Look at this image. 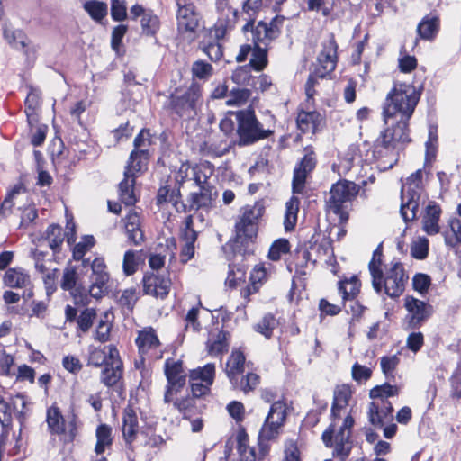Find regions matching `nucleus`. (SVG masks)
<instances>
[{
  "mask_svg": "<svg viewBox=\"0 0 461 461\" xmlns=\"http://www.w3.org/2000/svg\"><path fill=\"white\" fill-rule=\"evenodd\" d=\"M420 98V92L412 84L395 83L387 94L383 106V119L387 128L375 141V152L399 150L409 143V121Z\"/></svg>",
  "mask_w": 461,
  "mask_h": 461,
  "instance_id": "nucleus-1",
  "label": "nucleus"
},
{
  "mask_svg": "<svg viewBox=\"0 0 461 461\" xmlns=\"http://www.w3.org/2000/svg\"><path fill=\"white\" fill-rule=\"evenodd\" d=\"M285 17L276 15L270 23L260 21L250 30L254 48L249 60V68L257 71L263 70L267 65V47L281 33Z\"/></svg>",
  "mask_w": 461,
  "mask_h": 461,
  "instance_id": "nucleus-2",
  "label": "nucleus"
},
{
  "mask_svg": "<svg viewBox=\"0 0 461 461\" xmlns=\"http://www.w3.org/2000/svg\"><path fill=\"white\" fill-rule=\"evenodd\" d=\"M264 206L258 203L243 208L242 215L236 222V236L230 241L234 252L246 253L258 232V222L264 213Z\"/></svg>",
  "mask_w": 461,
  "mask_h": 461,
  "instance_id": "nucleus-3",
  "label": "nucleus"
},
{
  "mask_svg": "<svg viewBox=\"0 0 461 461\" xmlns=\"http://www.w3.org/2000/svg\"><path fill=\"white\" fill-rule=\"evenodd\" d=\"M409 279L404 267L399 260L393 259L385 266V271L372 279V286L377 294H385L390 298L400 297Z\"/></svg>",
  "mask_w": 461,
  "mask_h": 461,
  "instance_id": "nucleus-4",
  "label": "nucleus"
},
{
  "mask_svg": "<svg viewBox=\"0 0 461 461\" xmlns=\"http://www.w3.org/2000/svg\"><path fill=\"white\" fill-rule=\"evenodd\" d=\"M401 200L400 212L403 221H412L417 218L420 203L425 200L421 169L412 173L402 185Z\"/></svg>",
  "mask_w": 461,
  "mask_h": 461,
  "instance_id": "nucleus-5",
  "label": "nucleus"
},
{
  "mask_svg": "<svg viewBox=\"0 0 461 461\" xmlns=\"http://www.w3.org/2000/svg\"><path fill=\"white\" fill-rule=\"evenodd\" d=\"M354 419L350 414H348L339 427V429L336 431V421H331L330 426L322 433L321 439L326 447H334L333 456L338 457L340 461H346L349 456L352 449L351 441V429L354 426Z\"/></svg>",
  "mask_w": 461,
  "mask_h": 461,
  "instance_id": "nucleus-6",
  "label": "nucleus"
},
{
  "mask_svg": "<svg viewBox=\"0 0 461 461\" xmlns=\"http://www.w3.org/2000/svg\"><path fill=\"white\" fill-rule=\"evenodd\" d=\"M235 116L238 122L239 140L237 143L239 146L251 145L273 133V131L263 128L252 109L238 111L235 113Z\"/></svg>",
  "mask_w": 461,
  "mask_h": 461,
  "instance_id": "nucleus-7",
  "label": "nucleus"
},
{
  "mask_svg": "<svg viewBox=\"0 0 461 461\" xmlns=\"http://www.w3.org/2000/svg\"><path fill=\"white\" fill-rule=\"evenodd\" d=\"M358 192V185L351 181L339 180L333 184L326 202L328 211L339 216L340 221H347L348 218L347 204L357 196Z\"/></svg>",
  "mask_w": 461,
  "mask_h": 461,
  "instance_id": "nucleus-8",
  "label": "nucleus"
},
{
  "mask_svg": "<svg viewBox=\"0 0 461 461\" xmlns=\"http://www.w3.org/2000/svg\"><path fill=\"white\" fill-rule=\"evenodd\" d=\"M46 422L50 432L53 435H65L66 441L72 442L77 435L78 417L73 408L66 416L54 405L47 410Z\"/></svg>",
  "mask_w": 461,
  "mask_h": 461,
  "instance_id": "nucleus-9",
  "label": "nucleus"
},
{
  "mask_svg": "<svg viewBox=\"0 0 461 461\" xmlns=\"http://www.w3.org/2000/svg\"><path fill=\"white\" fill-rule=\"evenodd\" d=\"M202 104L200 86L192 83L183 93L176 91L169 97V108L179 117L194 118L197 114L198 106Z\"/></svg>",
  "mask_w": 461,
  "mask_h": 461,
  "instance_id": "nucleus-10",
  "label": "nucleus"
},
{
  "mask_svg": "<svg viewBox=\"0 0 461 461\" xmlns=\"http://www.w3.org/2000/svg\"><path fill=\"white\" fill-rule=\"evenodd\" d=\"M90 266L92 274L89 276L90 286L88 289L89 295L93 298H101L106 290V285L110 279L104 259L103 258H95L90 261L89 258L83 260V266L86 267Z\"/></svg>",
  "mask_w": 461,
  "mask_h": 461,
  "instance_id": "nucleus-11",
  "label": "nucleus"
},
{
  "mask_svg": "<svg viewBox=\"0 0 461 461\" xmlns=\"http://www.w3.org/2000/svg\"><path fill=\"white\" fill-rule=\"evenodd\" d=\"M404 307L408 312L404 321L406 329L417 330L430 317L433 308L430 304L413 296H406Z\"/></svg>",
  "mask_w": 461,
  "mask_h": 461,
  "instance_id": "nucleus-12",
  "label": "nucleus"
},
{
  "mask_svg": "<svg viewBox=\"0 0 461 461\" xmlns=\"http://www.w3.org/2000/svg\"><path fill=\"white\" fill-rule=\"evenodd\" d=\"M286 414L285 403L282 401H275L259 431V440L268 441L275 438L285 421Z\"/></svg>",
  "mask_w": 461,
  "mask_h": 461,
  "instance_id": "nucleus-13",
  "label": "nucleus"
},
{
  "mask_svg": "<svg viewBox=\"0 0 461 461\" xmlns=\"http://www.w3.org/2000/svg\"><path fill=\"white\" fill-rule=\"evenodd\" d=\"M165 375L167 384L164 393V402L165 403H170L186 382V375L184 373L182 362L167 359L165 362Z\"/></svg>",
  "mask_w": 461,
  "mask_h": 461,
  "instance_id": "nucleus-14",
  "label": "nucleus"
},
{
  "mask_svg": "<svg viewBox=\"0 0 461 461\" xmlns=\"http://www.w3.org/2000/svg\"><path fill=\"white\" fill-rule=\"evenodd\" d=\"M337 50L338 45L333 37L322 42V49L318 55L315 68V74L319 77L324 78L334 71L338 59Z\"/></svg>",
  "mask_w": 461,
  "mask_h": 461,
  "instance_id": "nucleus-15",
  "label": "nucleus"
},
{
  "mask_svg": "<svg viewBox=\"0 0 461 461\" xmlns=\"http://www.w3.org/2000/svg\"><path fill=\"white\" fill-rule=\"evenodd\" d=\"M305 155L294 170L292 188L294 194L303 192L306 179L316 167L317 158L315 153L309 148L305 149Z\"/></svg>",
  "mask_w": 461,
  "mask_h": 461,
  "instance_id": "nucleus-16",
  "label": "nucleus"
},
{
  "mask_svg": "<svg viewBox=\"0 0 461 461\" xmlns=\"http://www.w3.org/2000/svg\"><path fill=\"white\" fill-rule=\"evenodd\" d=\"M303 258L306 262H312L313 264L319 261H324L327 264L331 263L333 259L331 240L322 237L310 240L309 247L303 252Z\"/></svg>",
  "mask_w": 461,
  "mask_h": 461,
  "instance_id": "nucleus-17",
  "label": "nucleus"
},
{
  "mask_svg": "<svg viewBox=\"0 0 461 461\" xmlns=\"http://www.w3.org/2000/svg\"><path fill=\"white\" fill-rule=\"evenodd\" d=\"M177 31L180 34H194L199 26V14L192 2L177 4Z\"/></svg>",
  "mask_w": 461,
  "mask_h": 461,
  "instance_id": "nucleus-18",
  "label": "nucleus"
},
{
  "mask_svg": "<svg viewBox=\"0 0 461 461\" xmlns=\"http://www.w3.org/2000/svg\"><path fill=\"white\" fill-rule=\"evenodd\" d=\"M122 377V362L117 348H110V362L106 364L101 373V382L107 387H113Z\"/></svg>",
  "mask_w": 461,
  "mask_h": 461,
  "instance_id": "nucleus-19",
  "label": "nucleus"
},
{
  "mask_svg": "<svg viewBox=\"0 0 461 461\" xmlns=\"http://www.w3.org/2000/svg\"><path fill=\"white\" fill-rule=\"evenodd\" d=\"M142 282L145 294L157 298L164 299L170 291L171 280L166 275L146 274Z\"/></svg>",
  "mask_w": 461,
  "mask_h": 461,
  "instance_id": "nucleus-20",
  "label": "nucleus"
},
{
  "mask_svg": "<svg viewBox=\"0 0 461 461\" xmlns=\"http://www.w3.org/2000/svg\"><path fill=\"white\" fill-rule=\"evenodd\" d=\"M122 431L125 441L126 447L133 450V443L135 442L140 426L137 413L132 406L128 405L122 412Z\"/></svg>",
  "mask_w": 461,
  "mask_h": 461,
  "instance_id": "nucleus-21",
  "label": "nucleus"
},
{
  "mask_svg": "<svg viewBox=\"0 0 461 461\" xmlns=\"http://www.w3.org/2000/svg\"><path fill=\"white\" fill-rule=\"evenodd\" d=\"M441 208L435 201H429L422 214V230L428 235L433 236L440 231L439 220Z\"/></svg>",
  "mask_w": 461,
  "mask_h": 461,
  "instance_id": "nucleus-22",
  "label": "nucleus"
},
{
  "mask_svg": "<svg viewBox=\"0 0 461 461\" xmlns=\"http://www.w3.org/2000/svg\"><path fill=\"white\" fill-rule=\"evenodd\" d=\"M352 389L348 384H341L336 386L333 393V402L330 410L331 421H336L341 417V412L349 403L352 397Z\"/></svg>",
  "mask_w": 461,
  "mask_h": 461,
  "instance_id": "nucleus-23",
  "label": "nucleus"
},
{
  "mask_svg": "<svg viewBox=\"0 0 461 461\" xmlns=\"http://www.w3.org/2000/svg\"><path fill=\"white\" fill-rule=\"evenodd\" d=\"M393 409L388 400L384 402L373 401L369 404L368 420L375 427H382L384 420L392 415Z\"/></svg>",
  "mask_w": 461,
  "mask_h": 461,
  "instance_id": "nucleus-24",
  "label": "nucleus"
},
{
  "mask_svg": "<svg viewBox=\"0 0 461 461\" xmlns=\"http://www.w3.org/2000/svg\"><path fill=\"white\" fill-rule=\"evenodd\" d=\"M321 121V114L316 111H302L298 113L296 118L297 127L303 133H315Z\"/></svg>",
  "mask_w": 461,
  "mask_h": 461,
  "instance_id": "nucleus-25",
  "label": "nucleus"
},
{
  "mask_svg": "<svg viewBox=\"0 0 461 461\" xmlns=\"http://www.w3.org/2000/svg\"><path fill=\"white\" fill-rule=\"evenodd\" d=\"M24 105L28 124L32 127L39 120L38 112L41 105V93L38 89L29 86Z\"/></svg>",
  "mask_w": 461,
  "mask_h": 461,
  "instance_id": "nucleus-26",
  "label": "nucleus"
},
{
  "mask_svg": "<svg viewBox=\"0 0 461 461\" xmlns=\"http://www.w3.org/2000/svg\"><path fill=\"white\" fill-rule=\"evenodd\" d=\"M440 27V20L438 16L429 14L423 17L417 26L419 37L425 41H432L436 38Z\"/></svg>",
  "mask_w": 461,
  "mask_h": 461,
  "instance_id": "nucleus-27",
  "label": "nucleus"
},
{
  "mask_svg": "<svg viewBox=\"0 0 461 461\" xmlns=\"http://www.w3.org/2000/svg\"><path fill=\"white\" fill-rule=\"evenodd\" d=\"M77 282V272L76 267L72 266H68L63 272V276L61 280V288L66 291H69L71 295L75 299L76 303H86V295L77 294L76 285Z\"/></svg>",
  "mask_w": 461,
  "mask_h": 461,
  "instance_id": "nucleus-28",
  "label": "nucleus"
},
{
  "mask_svg": "<svg viewBox=\"0 0 461 461\" xmlns=\"http://www.w3.org/2000/svg\"><path fill=\"white\" fill-rule=\"evenodd\" d=\"M3 282L11 288H26L31 285V277L24 269L13 267L5 272Z\"/></svg>",
  "mask_w": 461,
  "mask_h": 461,
  "instance_id": "nucleus-29",
  "label": "nucleus"
},
{
  "mask_svg": "<svg viewBox=\"0 0 461 461\" xmlns=\"http://www.w3.org/2000/svg\"><path fill=\"white\" fill-rule=\"evenodd\" d=\"M149 159L148 149L133 150L125 167L124 176L136 178Z\"/></svg>",
  "mask_w": 461,
  "mask_h": 461,
  "instance_id": "nucleus-30",
  "label": "nucleus"
},
{
  "mask_svg": "<svg viewBox=\"0 0 461 461\" xmlns=\"http://www.w3.org/2000/svg\"><path fill=\"white\" fill-rule=\"evenodd\" d=\"M136 345L141 356L148 355L151 349L159 346L158 338L152 328L140 331L136 339Z\"/></svg>",
  "mask_w": 461,
  "mask_h": 461,
  "instance_id": "nucleus-31",
  "label": "nucleus"
},
{
  "mask_svg": "<svg viewBox=\"0 0 461 461\" xmlns=\"http://www.w3.org/2000/svg\"><path fill=\"white\" fill-rule=\"evenodd\" d=\"M226 19L221 17L218 19L216 23L214 24L213 33L215 40L219 41L228 33L233 27L236 21L237 11L231 7H227L226 10Z\"/></svg>",
  "mask_w": 461,
  "mask_h": 461,
  "instance_id": "nucleus-32",
  "label": "nucleus"
},
{
  "mask_svg": "<svg viewBox=\"0 0 461 461\" xmlns=\"http://www.w3.org/2000/svg\"><path fill=\"white\" fill-rule=\"evenodd\" d=\"M278 324L279 321L276 316L273 313L267 312L253 325V330L265 339H270Z\"/></svg>",
  "mask_w": 461,
  "mask_h": 461,
  "instance_id": "nucleus-33",
  "label": "nucleus"
},
{
  "mask_svg": "<svg viewBox=\"0 0 461 461\" xmlns=\"http://www.w3.org/2000/svg\"><path fill=\"white\" fill-rule=\"evenodd\" d=\"M143 261L142 250L128 249L122 259V271L127 276L134 275Z\"/></svg>",
  "mask_w": 461,
  "mask_h": 461,
  "instance_id": "nucleus-34",
  "label": "nucleus"
},
{
  "mask_svg": "<svg viewBox=\"0 0 461 461\" xmlns=\"http://www.w3.org/2000/svg\"><path fill=\"white\" fill-rule=\"evenodd\" d=\"M300 200L293 195L285 203V212L284 216V227L285 231H291L297 223Z\"/></svg>",
  "mask_w": 461,
  "mask_h": 461,
  "instance_id": "nucleus-35",
  "label": "nucleus"
},
{
  "mask_svg": "<svg viewBox=\"0 0 461 461\" xmlns=\"http://www.w3.org/2000/svg\"><path fill=\"white\" fill-rule=\"evenodd\" d=\"M4 37L8 43L14 42V39L17 37L21 49L24 51L27 59H33L35 58V49L29 47L28 38L23 31L5 28L4 30Z\"/></svg>",
  "mask_w": 461,
  "mask_h": 461,
  "instance_id": "nucleus-36",
  "label": "nucleus"
},
{
  "mask_svg": "<svg viewBox=\"0 0 461 461\" xmlns=\"http://www.w3.org/2000/svg\"><path fill=\"white\" fill-rule=\"evenodd\" d=\"M259 380L260 377L257 374L248 373L247 375L241 374L240 376H236L234 379H230V382L234 389L247 393L258 386Z\"/></svg>",
  "mask_w": 461,
  "mask_h": 461,
  "instance_id": "nucleus-37",
  "label": "nucleus"
},
{
  "mask_svg": "<svg viewBox=\"0 0 461 461\" xmlns=\"http://www.w3.org/2000/svg\"><path fill=\"white\" fill-rule=\"evenodd\" d=\"M245 356L240 351H233L226 364V374L229 378L234 379L244 373Z\"/></svg>",
  "mask_w": 461,
  "mask_h": 461,
  "instance_id": "nucleus-38",
  "label": "nucleus"
},
{
  "mask_svg": "<svg viewBox=\"0 0 461 461\" xmlns=\"http://www.w3.org/2000/svg\"><path fill=\"white\" fill-rule=\"evenodd\" d=\"M197 399L194 396H188L180 400H173L171 402H173L174 408L183 415L184 419H191L195 413L200 411Z\"/></svg>",
  "mask_w": 461,
  "mask_h": 461,
  "instance_id": "nucleus-39",
  "label": "nucleus"
},
{
  "mask_svg": "<svg viewBox=\"0 0 461 461\" xmlns=\"http://www.w3.org/2000/svg\"><path fill=\"white\" fill-rule=\"evenodd\" d=\"M229 333L224 330H220L215 336L212 334L207 342L208 351L212 356L221 355L228 350Z\"/></svg>",
  "mask_w": 461,
  "mask_h": 461,
  "instance_id": "nucleus-40",
  "label": "nucleus"
},
{
  "mask_svg": "<svg viewBox=\"0 0 461 461\" xmlns=\"http://www.w3.org/2000/svg\"><path fill=\"white\" fill-rule=\"evenodd\" d=\"M110 348H116L113 345L104 348L90 347L88 350V365L99 367L110 362Z\"/></svg>",
  "mask_w": 461,
  "mask_h": 461,
  "instance_id": "nucleus-41",
  "label": "nucleus"
},
{
  "mask_svg": "<svg viewBox=\"0 0 461 461\" xmlns=\"http://www.w3.org/2000/svg\"><path fill=\"white\" fill-rule=\"evenodd\" d=\"M135 178L126 177L119 184L120 201L127 206L134 205L137 202L134 194Z\"/></svg>",
  "mask_w": 461,
  "mask_h": 461,
  "instance_id": "nucleus-42",
  "label": "nucleus"
},
{
  "mask_svg": "<svg viewBox=\"0 0 461 461\" xmlns=\"http://www.w3.org/2000/svg\"><path fill=\"white\" fill-rule=\"evenodd\" d=\"M249 438L244 429L237 434V449L240 456V461H256V453L254 448L248 444Z\"/></svg>",
  "mask_w": 461,
  "mask_h": 461,
  "instance_id": "nucleus-43",
  "label": "nucleus"
},
{
  "mask_svg": "<svg viewBox=\"0 0 461 461\" xmlns=\"http://www.w3.org/2000/svg\"><path fill=\"white\" fill-rule=\"evenodd\" d=\"M44 240L48 241V246L54 254L58 253L64 240L62 228L58 224H51L45 232Z\"/></svg>",
  "mask_w": 461,
  "mask_h": 461,
  "instance_id": "nucleus-44",
  "label": "nucleus"
},
{
  "mask_svg": "<svg viewBox=\"0 0 461 461\" xmlns=\"http://www.w3.org/2000/svg\"><path fill=\"white\" fill-rule=\"evenodd\" d=\"M95 436L97 441L95 450L96 454L101 455L107 447L112 445V428L107 424H101L96 429Z\"/></svg>",
  "mask_w": 461,
  "mask_h": 461,
  "instance_id": "nucleus-45",
  "label": "nucleus"
},
{
  "mask_svg": "<svg viewBox=\"0 0 461 461\" xmlns=\"http://www.w3.org/2000/svg\"><path fill=\"white\" fill-rule=\"evenodd\" d=\"M212 188H200L199 193H193L190 195L189 203L190 208L193 210H199L201 208H207L211 205L212 201Z\"/></svg>",
  "mask_w": 461,
  "mask_h": 461,
  "instance_id": "nucleus-46",
  "label": "nucleus"
},
{
  "mask_svg": "<svg viewBox=\"0 0 461 461\" xmlns=\"http://www.w3.org/2000/svg\"><path fill=\"white\" fill-rule=\"evenodd\" d=\"M359 291L360 282L355 276L339 283V293L341 294L343 301L355 299Z\"/></svg>",
  "mask_w": 461,
  "mask_h": 461,
  "instance_id": "nucleus-47",
  "label": "nucleus"
},
{
  "mask_svg": "<svg viewBox=\"0 0 461 461\" xmlns=\"http://www.w3.org/2000/svg\"><path fill=\"white\" fill-rule=\"evenodd\" d=\"M399 394V387L396 385L384 383L381 385H376L370 390L369 396L374 401L384 402L388 400L389 397H393Z\"/></svg>",
  "mask_w": 461,
  "mask_h": 461,
  "instance_id": "nucleus-48",
  "label": "nucleus"
},
{
  "mask_svg": "<svg viewBox=\"0 0 461 461\" xmlns=\"http://www.w3.org/2000/svg\"><path fill=\"white\" fill-rule=\"evenodd\" d=\"M142 33L148 36H155L160 28L159 18L151 10H148L140 20Z\"/></svg>",
  "mask_w": 461,
  "mask_h": 461,
  "instance_id": "nucleus-49",
  "label": "nucleus"
},
{
  "mask_svg": "<svg viewBox=\"0 0 461 461\" xmlns=\"http://www.w3.org/2000/svg\"><path fill=\"white\" fill-rule=\"evenodd\" d=\"M192 173L194 181L200 188H212L208 183V179L212 174V168L209 163L193 167Z\"/></svg>",
  "mask_w": 461,
  "mask_h": 461,
  "instance_id": "nucleus-50",
  "label": "nucleus"
},
{
  "mask_svg": "<svg viewBox=\"0 0 461 461\" xmlns=\"http://www.w3.org/2000/svg\"><path fill=\"white\" fill-rule=\"evenodd\" d=\"M400 364L399 354L384 356L380 358V366L383 374L388 380L395 379V370Z\"/></svg>",
  "mask_w": 461,
  "mask_h": 461,
  "instance_id": "nucleus-51",
  "label": "nucleus"
},
{
  "mask_svg": "<svg viewBox=\"0 0 461 461\" xmlns=\"http://www.w3.org/2000/svg\"><path fill=\"white\" fill-rule=\"evenodd\" d=\"M263 0H246L243 4V13L248 16V22L243 26V31L248 32L255 28L254 19L258 11L262 6Z\"/></svg>",
  "mask_w": 461,
  "mask_h": 461,
  "instance_id": "nucleus-52",
  "label": "nucleus"
},
{
  "mask_svg": "<svg viewBox=\"0 0 461 461\" xmlns=\"http://www.w3.org/2000/svg\"><path fill=\"white\" fill-rule=\"evenodd\" d=\"M215 376L214 364H206L203 367L194 369L190 373V380L206 382L207 384H212Z\"/></svg>",
  "mask_w": 461,
  "mask_h": 461,
  "instance_id": "nucleus-53",
  "label": "nucleus"
},
{
  "mask_svg": "<svg viewBox=\"0 0 461 461\" xmlns=\"http://www.w3.org/2000/svg\"><path fill=\"white\" fill-rule=\"evenodd\" d=\"M191 72L193 79L206 81L212 76L213 68L208 62L196 60L192 65Z\"/></svg>",
  "mask_w": 461,
  "mask_h": 461,
  "instance_id": "nucleus-54",
  "label": "nucleus"
},
{
  "mask_svg": "<svg viewBox=\"0 0 461 461\" xmlns=\"http://www.w3.org/2000/svg\"><path fill=\"white\" fill-rule=\"evenodd\" d=\"M437 141V128L430 126L429 129V138L426 141L425 166L427 164H432V162L436 159Z\"/></svg>",
  "mask_w": 461,
  "mask_h": 461,
  "instance_id": "nucleus-55",
  "label": "nucleus"
},
{
  "mask_svg": "<svg viewBox=\"0 0 461 461\" xmlns=\"http://www.w3.org/2000/svg\"><path fill=\"white\" fill-rule=\"evenodd\" d=\"M25 191L23 184L15 185L6 194L4 202L0 204V215L6 217L14 206V198L15 195Z\"/></svg>",
  "mask_w": 461,
  "mask_h": 461,
  "instance_id": "nucleus-56",
  "label": "nucleus"
},
{
  "mask_svg": "<svg viewBox=\"0 0 461 461\" xmlns=\"http://www.w3.org/2000/svg\"><path fill=\"white\" fill-rule=\"evenodd\" d=\"M383 245L380 243L377 248L374 250L372 258L368 264V269L372 279L377 278L378 275L384 270L383 267Z\"/></svg>",
  "mask_w": 461,
  "mask_h": 461,
  "instance_id": "nucleus-57",
  "label": "nucleus"
},
{
  "mask_svg": "<svg viewBox=\"0 0 461 461\" xmlns=\"http://www.w3.org/2000/svg\"><path fill=\"white\" fill-rule=\"evenodd\" d=\"M429 254V240L426 237H419L411 245V255L412 258L423 260Z\"/></svg>",
  "mask_w": 461,
  "mask_h": 461,
  "instance_id": "nucleus-58",
  "label": "nucleus"
},
{
  "mask_svg": "<svg viewBox=\"0 0 461 461\" xmlns=\"http://www.w3.org/2000/svg\"><path fill=\"white\" fill-rule=\"evenodd\" d=\"M246 278V269L244 266L230 264L226 283L230 287H236Z\"/></svg>",
  "mask_w": 461,
  "mask_h": 461,
  "instance_id": "nucleus-59",
  "label": "nucleus"
},
{
  "mask_svg": "<svg viewBox=\"0 0 461 461\" xmlns=\"http://www.w3.org/2000/svg\"><path fill=\"white\" fill-rule=\"evenodd\" d=\"M84 8L96 21L102 20L107 13L106 5L99 1H87L84 4Z\"/></svg>",
  "mask_w": 461,
  "mask_h": 461,
  "instance_id": "nucleus-60",
  "label": "nucleus"
},
{
  "mask_svg": "<svg viewBox=\"0 0 461 461\" xmlns=\"http://www.w3.org/2000/svg\"><path fill=\"white\" fill-rule=\"evenodd\" d=\"M96 318V312L95 309L86 308L81 312L77 319V328L82 332H86L92 327L94 321Z\"/></svg>",
  "mask_w": 461,
  "mask_h": 461,
  "instance_id": "nucleus-61",
  "label": "nucleus"
},
{
  "mask_svg": "<svg viewBox=\"0 0 461 461\" xmlns=\"http://www.w3.org/2000/svg\"><path fill=\"white\" fill-rule=\"evenodd\" d=\"M290 245L286 239H278L271 245L268 252V258L271 260H279L283 254L289 251Z\"/></svg>",
  "mask_w": 461,
  "mask_h": 461,
  "instance_id": "nucleus-62",
  "label": "nucleus"
},
{
  "mask_svg": "<svg viewBox=\"0 0 461 461\" xmlns=\"http://www.w3.org/2000/svg\"><path fill=\"white\" fill-rule=\"evenodd\" d=\"M201 49L211 60L217 61L222 57L221 45L217 40L208 42L203 41L201 43Z\"/></svg>",
  "mask_w": 461,
  "mask_h": 461,
  "instance_id": "nucleus-63",
  "label": "nucleus"
},
{
  "mask_svg": "<svg viewBox=\"0 0 461 461\" xmlns=\"http://www.w3.org/2000/svg\"><path fill=\"white\" fill-rule=\"evenodd\" d=\"M450 229L453 233L452 236L445 234V243L447 246L455 248L461 243V222L459 220L455 219L450 221Z\"/></svg>",
  "mask_w": 461,
  "mask_h": 461,
  "instance_id": "nucleus-64",
  "label": "nucleus"
}]
</instances>
